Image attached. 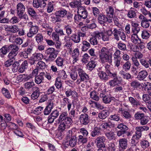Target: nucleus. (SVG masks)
Here are the masks:
<instances>
[{"label": "nucleus", "instance_id": "obj_1", "mask_svg": "<svg viewBox=\"0 0 151 151\" xmlns=\"http://www.w3.org/2000/svg\"><path fill=\"white\" fill-rule=\"evenodd\" d=\"M58 120L60 123L58 129L61 134L60 135L62 136L64 134L65 129L70 127L73 121L70 117L68 116V114L66 111L62 112Z\"/></svg>", "mask_w": 151, "mask_h": 151}, {"label": "nucleus", "instance_id": "obj_2", "mask_svg": "<svg viewBox=\"0 0 151 151\" xmlns=\"http://www.w3.org/2000/svg\"><path fill=\"white\" fill-rule=\"evenodd\" d=\"M99 56L102 63L112 62V54L109 52V49L107 47H102L99 52Z\"/></svg>", "mask_w": 151, "mask_h": 151}, {"label": "nucleus", "instance_id": "obj_3", "mask_svg": "<svg viewBox=\"0 0 151 151\" xmlns=\"http://www.w3.org/2000/svg\"><path fill=\"white\" fill-rule=\"evenodd\" d=\"M77 13V14H75L74 17V19L75 21L81 20L82 19L86 18L87 17V11L82 6L78 9Z\"/></svg>", "mask_w": 151, "mask_h": 151}, {"label": "nucleus", "instance_id": "obj_4", "mask_svg": "<svg viewBox=\"0 0 151 151\" xmlns=\"http://www.w3.org/2000/svg\"><path fill=\"white\" fill-rule=\"evenodd\" d=\"M113 38L117 41H118L121 38L123 40L126 39V35L124 32L120 29L114 28L112 32Z\"/></svg>", "mask_w": 151, "mask_h": 151}, {"label": "nucleus", "instance_id": "obj_5", "mask_svg": "<svg viewBox=\"0 0 151 151\" xmlns=\"http://www.w3.org/2000/svg\"><path fill=\"white\" fill-rule=\"evenodd\" d=\"M109 77L113 78V79L110 80L108 83V84L111 86H114L121 83V81L118 79L116 73L109 76Z\"/></svg>", "mask_w": 151, "mask_h": 151}, {"label": "nucleus", "instance_id": "obj_6", "mask_svg": "<svg viewBox=\"0 0 151 151\" xmlns=\"http://www.w3.org/2000/svg\"><path fill=\"white\" fill-rule=\"evenodd\" d=\"M117 128L120 129L117 132V135L119 137L122 136L124 137V136L123 135H124L128 129V127L122 123H121L118 124Z\"/></svg>", "mask_w": 151, "mask_h": 151}, {"label": "nucleus", "instance_id": "obj_7", "mask_svg": "<svg viewBox=\"0 0 151 151\" xmlns=\"http://www.w3.org/2000/svg\"><path fill=\"white\" fill-rule=\"evenodd\" d=\"M106 140V139L105 137L104 136H98L95 141L97 147L99 148L105 147V142Z\"/></svg>", "mask_w": 151, "mask_h": 151}, {"label": "nucleus", "instance_id": "obj_8", "mask_svg": "<svg viewBox=\"0 0 151 151\" xmlns=\"http://www.w3.org/2000/svg\"><path fill=\"white\" fill-rule=\"evenodd\" d=\"M79 120L81 124L83 125H87L90 122V118L86 113L81 114L80 116Z\"/></svg>", "mask_w": 151, "mask_h": 151}, {"label": "nucleus", "instance_id": "obj_9", "mask_svg": "<svg viewBox=\"0 0 151 151\" xmlns=\"http://www.w3.org/2000/svg\"><path fill=\"white\" fill-rule=\"evenodd\" d=\"M46 53L49 55V57L55 60L56 58L58 53L57 50L53 48L50 47L46 50Z\"/></svg>", "mask_w": 151, "mask_h": 151}, {"label": "nucleus", "instance_id": "obj_10", "mask_svg": "<svg viewBox=\"0 0 151 151\" xmlns=\"http://www.w3.org/2000/svg\"><path fill=\"white\" fill-rule=\"evenodd\" d=\"M98 22L103 26L105 25V24L107 22L109 23H111L112 22L111 20L110 19L105 15L102 14L98 17Z\"/></svg>", "mask_w": 151, "mask_h": 151}, {"label": "nucleus", "instance_id": "obj_11", "mask_svg": "<svg viewBox=\"0 0 151 151\" xmlns=\"http://www.w3.org/2000/svg\"><path fill=\"white\" fill-rule=\"evenodd\" d=\"M4 28L6 32L15 33L19 31V28L18 26L13 25H4Z\"/></svg>", "mask_w": 151, "mask_h": 151}, {"label": "nucleus", "instance_id": "obj_12", "mask_svg": "<svg viewBox=\"0 0 151 151\" xmlns=\"http://www.w3.org/2000/svg\"><path fill=\"white\" fill-rule=\"evenodd\" d=\"M80 52L78 48L75 49L72 54V57L73 59V64H74L77 62L79 60Z\"/></svg>", "mask_w": 151, "mask_h": 151}, {"label": "nucleus", "instance_id": "obj_13", "mask_svg": "<svg viewBox=\"0 0 151 151\" xmlns=\"http://www.w3.org/2000/svg\"><path fill=\"white\" fill-rule=\"evenodd\" d=\"M100 97L102 98L104 103L105 104H109L111 102V100H113L114 97H111L107 94L105 93H101L99 95Z\"/></svg>", "mask_w": 151, "mask_h": 151}, {"label": "nucleus", "instance_id": "obj_14", "mask_svg": "<svg viewBox=\"0 0 151 151\" xmlns=\"http://www.w3.org/2000/svg\"><path fill=\"white\" fill-rule=\"evenodd\" d=\"M98 75L100 79L105 82L109 79V75L106 72L103 71H100L98 73Z\"/></svg>", "mask_w": 151, "mask_h": 151}, {"label": "nucleus", "instance_id": "obj_15", "mask_svg": "<svg viewBox=\"0 0 151 151\" xmlns=\"http://www.w3.org/2000/svg\"><path fill=\"white\" fill-rule=\"evenodd\" d=\"M39 27L37 26L31 27L29 30V32L27 34V36L29 37H32L36 34L38 31Z\"/></svg>", "mask_w": 151, "mask_h": 151}, {"label": "nucleus", "instance_id": "obj_16", "mask_svg": "<svg viewBox=\"0 0 151 151\" xmlns=\"http://www.w3.org/2000/svg\"><path fill=\"white\" fill-rule=\"evenodd\" d=\"M101 127L99 126L94 127L93 129L91 131L90 135L93 137L96 136H98L101 134Z\"/></svg>", "mask_w": 151, "mask_h": 151}, {"label": "nucleus", "instance_id": "obj_17", "mask_svg": "<svg viewBox=\"0 0 151 151\" xmlns=\"http://www.w3.org/2000/svg\"><path fill=\"white\" fill-rule=\"evenodd\" d=\"M16 9L17 15L18 16H21V14L24 12L25 7L22 3L20 2L17 4Z\"/></svg>", "mask_w": 151, "mask_h": 151}, {"label": "nucleus", "instance_id": "obj_18", "mask_svg": "<svg viewBox=\"0 0 151 151\" xmlns=\"http://www.w3.org/2000/svg\"><path fill=\"white\" fill-rule=\"evenodd\" d=\"M129 100L133 107L138 108L139 106H141V102L134 98L132 97H129Z\"/></svg>", "mask_w": 151, "mask_h": 151}, {"label": "nucleus", "instance_id": "obj_19", "mask_svg": "<svg viewBox=\"0 0 151 151\" xmlns=\"http://www.w3.org/2000/svg\"><path fill=\"white\" fill-rule=\"evenodd\" d=\"M53 104L51 102L48 103L44 110L43 111L44 114L45 115H49L53 108Z\"/></svg>", "mask_w": 151, "mask_h": 151}, {"label": "nucleus", "instance_id": "obj_20", "mask_svg": "<svg viewBox=\"0 0 151 151\" xmlns=\"http://www.w3.org/2000/svg\"><path fill=\"white\" fill-rule=\"evenodd\" d=\"M148 75V73L146 70H143L138 73L137 78L139 81H142L147 77Z\"/></svg>", "mask_w": 151, "mask_h": 151}, {"label": "nucleus", "instance_id": "obj_21", "mask_svg": "<svg viewBox=\"0 0 151 151\" xmlns=\"http://www.w3.org/2000/svg\"><path fill=\"white\" fill-rule=\"evenodd\" d=\"M106 13L107 14V16L112 21L113 18V15L114 14V8L111 6H110L106 10Z\"/></svg>", "mask_w": 151, "mask_h": 151}, {"label": "nucleus", "instance_id": "obj_22", "mask_svg": "<svg viewBox=\"0 0 151 151\" xmlns=\"http://www.w3.org/2000/svg\"><path fill=\"white\" fill-rule=\"evenodd\" d=\"M119 147L123 150L126 149L127 147V140L125 138H122L119 140Z\"/></svg>", "mask_w": 151, "mask_h": 151}, {"label": "nucleus", "instance_id": "obj_23", "mask_svg": "<svg viewBox=\"0 0 151 151\" xmlns=\"http://www.w3.org/2000/svg\"><path fill=\"white\" fill-rule=\"evenodd\" d=\"M69 5L72 8H77L78 10V9L81 7V3L77 0H73L69 3Z\"/></svg>", "mask_w": 151, "mask_h": 151}, {"label": "nucleus", "instance_id": "obj_24", "mask_svg": "<svg viewBox=\"0 0 151 151\" xmlns=\"http://www.w3.org/2000/svg\"><path fill=\"white\" fill-rule=\"evenodd\" d=\"M119 74L124 79L126 80H129L133 78V77L129 73L126 72L123 70H121L119 72Z\"/></svg>", "mask_w": 151, "mask_h": 151}, {"label": "nucleus", "instance_id": "obj_25", "mask_svg": "<svg viewBox=\"0 0 151 151\" xmlns=\"http://www.w3.org/2000/svg\"><path fill=\"white\" fill-rule=\"evenodd\" d=\"M109 112L107 110L101 111L98 114V116L99 119H104L107 117L109 115Z\"/></svg>", "mask_w": 151, "mask_h": 151}, {"label": "nucleus", "instance_id": "obj_26", "mask_svg": "<svg viewBox=\"0 0 151 151\" xmlns=\"http://www.w3.org/2000/svg\"><path fill=\"white\" fill-rule=\"evenodd\" d=\"M61 105L63 107L65 106L67 104V108L71 106L72 105V103L71 101L67 97H64L62 101L60 102Z\"/></svg>", "mask_w": 151, "mask_h": 151}, {"label": "nucleus", "instance_id": "obj_27", "mask_svg": "<svg viewBox=\"0 0 151 151\" xmlns=\"http://www.w3.org/2000/svg\"><path fill=\"white\" fill-rule=\"evenodd\" d=\"M27 12L29 15L33 19H37V13L32 8L29 7L27 8Z\"/></svg>", "mask_w": 151, "mask_h": 151}, {"label": "nucleus", "instance_id": "obj_28", "mask_svg": "<svg viewBox=\"0 0 151 151\" xmlns=\"http://www.w3.org/2000/svg\"><path fill=\"white\" fill-rule=\"evenodd\" d=\"M70 37V40L75 43H78L81 42V38L78 36L77 33L72 34Z\"/></svg>", "mask_w": 151, "mask_h": 151}, {"label": "nucleus", "instance_id": "obj_29", "mask_svg": "<svg viewBox=\"0 0 151 151\" xmlns=\"http://www.w3.org/2000/svg\"><path fill=\"white\" fill-rule=\"evenodd\" d=\"M78 73L80 78L82 81L89 79V76L84 72L81 69L79 70Z\"/></svg>", "mask_w": 151, "mask_h": 151}, {"label": "nucleus", "instance_id": "obj_30", "mask_svg": "<svg viewBox=\"0 0 151 151\" xmlns=\"http://www.w3.org/2000/svg\"><path fill=\"white\" fill-rule=\"evenodd\" d=\"M67 11L65 9H61L56 11L55 13L56 16L59 17L61 18H63L67 14Z\"/></svg>", "mask_w": 151, "mask_h": 151}, {"label": "nucleus", "instance_id": "obj_31", "mask_svg": "<svg viewBox=\"0 0 151 151\" xmlns=\"http://www.w3.org/2000/svg\"><path fill=\"white\" fill-rule=\"evenodd\" d=\"M28 65V62L27 60L23 62L19 68L18 70L19 72L20 73L23 72L27 68Z\"/></svg>", "mask_w": 151, "mask_h": 151}, {"label": "nucleus", "instance_id": "obj_32", "mask_svg": "<svg viewBox=\"0 0 151 151\" xmlns=\"http://www.w3.org/2000/svg\"><path fill=\"white\" fill-rule=\"evenodd\" d=\"M41 1V0H33L32 3L33 6L36 8H38L39 7L43 8L45 7Z\"/></svg>", "mask_w": 151, "mask_h": 151}, {"label": "nucleus", "instance_id": "obj_33", "mask_svg": "<svg viewBox=\"0 0 151 151\" xmlns=\"http://www.w3.org/2000/svg\"><path fill=\"white\" fill-rule=\"evenodd\" d=\"M136 13L134 10V8L131 7L128 11L127 16L130 19L134 18L136 16Z\"/></svg>", "mask_w": 151, "mask_h": 151}, {"label": "nucleus", "instance_id": "obj_34", "mask_svg": "<svg viewBox=\"0 0 151 151\" xmlns=\"http://www.w3.org/2000/svg\"><path fill=\"white\" fill-rule=\"evenodd\" d=\"M90 47L91 45L89 42L85 40L82 41V45L81 47V50L83 51H86Z\"/></svg>", "mask_w": 151, "mask_h": 151}, {"label": "nucleus", "instance_id": "obj_35", "mask_svg": "<svg viewBox=\"0 0 151 151\" xmlns=\"http://www.w3.org/2000/svg\"><path fill=\"white\" fill-rule=\"evenodd\" d=\"M131 41L132 42L135 44H139L141 43L140 39L136 34H132L131 37Z\"/></svg>", "mask_w": 151, "mask_h": 151}, {"label": "nucleus", "instance_id": "obj_36", "mask_svg": "<svg viewBox=\"0 0 151 151\" xmlns=\"http://www.w3.org/2000/svg\"><path fill=\"white\" fill-rule=\"evenodd\" d=\"M90 96L91 98L96 101H98L99 99V97L98 93L96 91H93L91 92L90 93Z\"/></svg>", "mask_w": 151, "mask_h": 151}, {"label": "nucleus", "instance_id": "obj_37", "mask_svg": "<svg viewBox=\"0 0 151 151\" xmlns=\"http://www.w3.org/2000/svg\"><path fill=\"white\" fill-rule=\"evenodd\" d=\"M8 45H5L3 46L0 49V55L2 58H4L6 55L8 51H9L8 50Z\"/></svg>", "mask_w": 151, "mask_h": 151}, {"label": "nucleus", "instance_id": "obj_38", "mask_svg": "<svg viewBox=\"0 0 151 151\" xmlns=\"http://www.w3.org/2000/svg\"><path fill=\"white\" fill-rule=\"evenodd\" d=\"M65 94L67 97L71 96L73 97H75V96H77L78 95L77 93L75 91H72L71 89H69L65 91Z\"/></svg>", "mask_w": 151, "mask_h": 151}, {"label": "nucleus", "instance_id": "obj_39", "mask_svg": "<svg viewBox=\"0 0 151 151\" xmlns=\"http://www.w3.org/2000/svg\"><path fill=\"white\" fill-rule=\"evenodd\" d=\"M31 57L37 61L42 60L43 58V55L41 53H35L31 56Z\"/></svg>", "mask_w": 151, "mask_h": 151}, {"label": "nucleus", "instance_id": "obj_40", "mask_svg": "<svg viewBox=\"0 0 151 151\" xmlns=\"http://www.w3.org/2000/svg\"><path fill=\"white\" fill-rule=\"evenodd\" d=\"M96 65V62L92 60L89 62L87 65V68L90 71H92L95 67Z\"/></svg>", "mask_w": 151, "mask_h": 151}, {"label": "nucleus", "instance_id": "obj_41", "mask_svg": "<svg viewBox=\"0 0 151 151\" xmlns=\"http://www.w3.org/2000/svg\"><path fill=\"white\" fill-rule=\"evenodd\" d=\"M58 76L59 78L63 80H65L67 77V75L65 70H63L58 71Z\"/></svg>", "mask_w": 151, "mask_h": 151}, {"label": "nucleus", "instance_id": "obj_42", "mask_svg": "<svg viewBox=\"0 0 151 151\" xmlns=\"http://www.w3.org/2000/svg\"><path fill=\"white\" fill-rule=\"evenodd\" d=\"M77 143L76 137L74 136L71 137L69 141V144L71 147H73L75 146Z\"/></svg>", "mask_w": 151, "mask_h": 151}, {"label": "nucleus", "instance_id": "obj_43", "mask_svg": "<svg viewBox=\"0 0 151 151\" xmlns=\"http://www.w3.org/2000/svg\"><path fill=\"white\" fill-rule=\"evenodd\" d=\"M20 64L17 61L14 63L13 62V64L12 65L11 67V68L13 72H15L17 71L19 66Z\"/></svg>", "mask_w": 151, "mask_h": 151}, {"label": "nucleus", "instance_id": "obj_44", "mask_svg": "<svg viewBox=\"0 0 151 151\" xmlns=\"http://www.w3.org/2000/svg\"><path fill=\"white\" fill-rule=\"evenodd\" d=\"M19 48L18 46L14 45L13 44L11 45L8 46V50H11V51L13 52H16V54H18V50Z\"/></svg>", "mask_w": 151, "mask_h": 151}, {"label": "nucleus", "instance_id": "obj_45", "mask_svg": "<svg viewBox=\"0 0 151 151\" xmlns=\"http://www.w3.org/2000/svg\"><path fill=\"white\" fill-rule=\"evenodd\" d=\"M105 134L109 140L114 139L115 138V134L113 132L111 131L106 132L105 133Z\"/></svg>", "mask_w": 151, "mask_h": 151}, {"label": "nucleus", "instance_id": "obj_46", "mask_svg": "<svg viewBox=\"0 0 151 151\" xmlns=\"http://www.w3.org/2000/svg\"><path fill=\"white\" fill-rule=\"evenodd\" d=\"M36 67L39 69L43 70L46 68V64L42 61H39L36 64Z\"/></svg>", "mask_w": 151, "mask_h": 151}, {"label": "nucleus", "instance_id": "obj_47", "mask_svg": "<svg viewBox=\"0 0 151 151\" xmlns=\"http://www.w3.org/2000/svg\"><path fill=\"white\" fill-rule=\"evenodd\" d=\"M72 105L67 108L68 110V111L69 116H71L74 117L76 114V109H75L74 107L72 108Z\"/></svg>", "mask_w": 151, "mask_h": 151}, {"label": "nucleus", "instance_id": "obj_48", "mask_svg": "<svg viewBox=\"0 0 151 151\" xmlns=\"http://www.w3.org/2000/svg\"><path fill=\"white\" fill-rule=\"evenodd\" d=\"M64 59L63 58L59 56L55 60V62L56 65L60 67H62L63 65Z\"/></svg>", "mask_w": 151, "mask_h": 151}, {"label": "nucleus", "instance_id": "obj_49", "mask_svg": "<svg viewBox=\"0 0 151 151\" xmlns=\"http://www.w3.org/2000/svg\"><path fill=\"white\" fill-rule=\"evenodd\" d=\"M149 129V127L147 126L137 127L135 128L136 130H137L140 133H142V132L143 131H147Z\"/></svg>", "mask_w": 151, "mask_h": 151}, {"label": "nucleus", "instance_id": "obj_50", "mask_svg": "<svg viewBox=\"0 0 151 151\" xmlns=\"http://www.w3.org/2000/svg\"><path fill=\"white\" fill-rule=\"evenodd\" d=\"M54 9L53 3V2L49 1L47 4V12L48 13H50L52 12Z\"/></svg>", "mask_w": 151, "mask_h": 151}, {"label": "nucleus", "instance_id": "obj_51", "mask_svg": "<svg viewBox=\"0 0 151 151\" xmlns=\"http://www.w3.org/2000/svg\"><path fill=\"white\" fill-rule=\"evenodd\" d=\"M142 99L146 103L151 104V98L148 95L144 94L142 96Z\"/></svg>", "mask_w": 151, "mask_h": 151}, {"label": "nucleus", "instance_id": "obj_52", "mask_svg": "<svg viewBox=\"0 0 151 151\" xmlns=\"http://www.w3.org/2000/svg\"><path fill=\"white\" fill-rule=\"evenodd\" d=\"M131 66V63L129 61H127L122 66V68L124 71L126 72L128 71L130 69Z\"/></svg>", "mask_w": 151, "mask_h": 151}, {"label": "nucleus", "instance_id": "obj_53", "mask_svg": "<svg viewBox=\"0 0 151 151\" xmlns=\"http://www.w3.org/2000/svg\"><path fill=\"white\" fill-rule=\"evenodd\" d=\"M140 145L142 148L145 149L150 146V143L147 140H143L141 141Z\"/></svg>", "mask_w": 151, "mask_h": 151}, {"label": "nucleus", "instance_id": "obj_54", "mask_svg": "<svg viewBox=\"0 0 151 151\" xmlns=\"http://www.w3.org/2000/svg\"><path fill=\"white\" fill-rule=\"evenodd\" d=\"M92 8L93 15L95 17H98L100 15L102 14L101 12L99 9L97 8L94 7Z\"/></svg>", "mask_w": 151, "mask_h": 151}, {"label": "nucleus", "instance_id": "obj_55", "mask_svg": "<svg viewBox=\"0 0 151 151\" xmlns=\"http://www.w3.org/2000/svg\"><path fill=\"white\" fill-rule=\"evenodd\" d=\"M3 94L7 98L9 99L11 97V95L9 91L7 89L3 88L1 90Z\"/></svg>", "mask_w": 151, "mask_h": 151}, {"label": "nucleus", "instance_id": "obj_56", "mask_svg": "<svg viewBox=\"0 0 151 151\" xmlns=\"http://www.w3.org/2000/svg\"><path fill=\"white\" fill-rule=\"evenodd\" d=\"M121 115L123 118L127 119H130L132 117L131 114L127 111H125L121 113Z\"/></svg>", "mask_w": 151, "mask_h": 151}, {"label": "nucleus", "instance_id": "obj_57", "mask_svg": "<svg viewBox=\"0 0 151 151\" xmlns=\"http://www.w3.org/2000/svg\"><path fill=\"white\" fill-rule=\"evenodd\" d=\"M35 85L33 81L28 82L24 84V88L27 89H30L32 88Z\"/></svg>", "mask_w": 151, "mask_h": 151}, {"label": "nucleus", "instance_id": "obj_58", "mask_svg": "<svg viewBox=\"0 0 151 151\" xmlns=\"http://www.w3.org/2000/svg\"><path fill=\"white\" fill-rule=\"evenodd\" d=\"M120 117L119 115L118 114H114L111 115L110 117V119L111 120L118 122L120 120Z\"/></svg>", "mask_w": 151, "mask_h": 151}, {"label": "nucleus", "instance_id": "obj_59", "mask_svg": "<svg viewBox=\"0 0 151 151\" xmlns=\"http://www.w3.org/2000/svg\"><path fill=\"white\" fill-rule=\"evenodd\" d=\"M90 56L87 53H85L82 57L81 61L83 63H87L88 61Z\"/></svg>", "mask_w": 151, "mask_h": 151}, {"label": "nucleus", "instance_id": "obj_60", "mask_svg": "<svg viewBox=\"0 0 151 151\" xmlns=\"http://www.w3.org/2000/svg\"><path fill=\"white\" fill-rule=\"evenodd\" d=\"M78 142L84 144L86 143L87 141V138L81 135L78 136Z\"/></svg>", "mask_w": 151, "mask_h": 151}, {"label": "nucleus", "instance_id": "obj_61", "mask_svg": "<svg viewBox=\"0 0 151 151\" xmlns=\"http://www.w3.org/2000/svg\"><path fill=\"white\" fill-rule=\"evenodd\" d=\"M65 29L66 32L68 36L70 35L73 32V30L72 27L69 25H67L64 27Z\"/></svg>", "mask_w": 151, "mask_h": 151}, {"label": "nucleus", "instance_id": "obj_62", "mask_svg": "<svg viewBox=\"0 0 151 151\" xmlns=\"http://www.w3.org/2000/svg\"><path fill=\"white\" fill-rule=\"evenodd\" d=\"M35 38L36 41L38 44L40 42H41L43 40V37L42 34L41 33L37 34L35 36Z\"/></svg>", "mask_w": 151, "mask_h": 151}, {"label": "nucleus", "instance_id": "obj_63", "mask_svg": "<svg viewBox=\"0 0 151 151\" xmlns=\"http://www.w3.org/2000/svg\"><path fill=\"white\" fill-rule=\"evenodd\" d=\"M43 107L39 106L36 108L34 111V113L36 115H39L43 112Z\"/></svg>", "mask_w": 151, "mask_h": 151}, {"label": "nucleus", "instance_id": "obj_64", "mask_svg": "<svg viewBox=\"0 0 151 151\" xmlns=\"http://www.w3.org/2000/svg\"><path fill=\"white\" fill-rule=\"evenodd\" d=\"M108 149L109 151H115L116 149V146L115 145L114 143L111 142L108 145Z\"/></svg>", "mask_w": 151, "mask_h": 151}]
</instances>
